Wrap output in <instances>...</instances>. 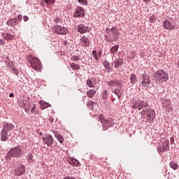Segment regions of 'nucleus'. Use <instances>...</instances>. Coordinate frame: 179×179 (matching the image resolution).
<instances>
[{"label":"nucleus","instance_id":"1","mask_svg":"<svg viewBox=\"0 0 179 179\" xmlns=\"http://www.w3.org/2000/svg\"><path fill=\"white\" fill-rule=\"evenodd\" d=\"M15 129V126L11 123H6L3 125V129L1 131V141L6 142L7 139H9L12 134V131Z\"/></svg>","mask_w":179,"mask_h":179},{"label":"nucleus","instance_id":"2","mask_svg":"<svg viewBox=\"0 0 179 179\" xmlns=\"http://www.w3.org/2000/svg\"><path fill=\"white\" fill-rule=\"evenodd\" d=\"M154 79L157 83L160 84L169 80V73L164 70L159 69L154 74Z\"/></svg>","mask_w":179,"mask_h":179},{"label":"nucleus","instance_id":"3","mask_svg":"<svg viewBox=\"0 0 179 179\" xmlns=\"http://www.w3.org/2000/svg\"><path fill=\"white\" fill-rule=\"evenodd\" d=\"M145 114L148 122H152L156 118V112L153 109L147 108L146 110H141V116L143 117Z\"/></svg>","mask_w":179,"mask_h":179},{"label":"nucleus","instance_id":"4","mask_svg":"<svg viewBox=\"0 0 179 179\" xmlns=\"http://www.w3.org/2000/svg\"><path fill=\"white\" fill-rule=\"evenodd\" d=\"M8 155H10L11 157H16V158L21 157L23 155L22 147L16 146L13 148H10L8 151Z\"/></svg>","mask_w":179,"mask_h":179},{"label":"nucleus","instance_id":"5","mask_svg":"<svg viewBox=\"0 0 179 179\" xmlns=\"http://www.w3.org/2000/svg\"><path fill=\"white\" fill-rule=\"evenodd\" d=\"M52 30L53 33H55L56 34H61L62 36L66 34V32L68 31L67 28L59 25L54 26L52 27Z\"/></svg>","mask_w":179,"mask_h":179},{"label":"nucleus","instance_id":"6","mask_svg":"<svg viewBox=\"0 0 179 179\" xmlns=\"http://www.w3.org/2000/svg\"><path fill=\"white\" fill-rule=\"evenodd\" d=\"M26 166H24V165H23L22 164H20L15 169L14 176H16L17 177H20V176H23L24 174Z\"/></svg>","mask_w":179,"mask_h":179},{"label":"nucleus","instance_id":"7","mask_svg":"<svg viewBox=\"0 0 179 179\" xmlns=\"http://www.w3.org/2000/svg\"><path fill=\"white\" fill-rule=\"evenodd\" d=\"M99 121L102 124L103 131H106V129H108L110 127H111V122L108 120L104 119V116L103 115H99Z\"/></svg>","mask_w":179,"mask_h":179},{"label":"nucleus","instance_id":"8","mask_svg":"<svg viewBox=\"0 0 179 179\" xmlns=\"http://www.w3.org/2000/svg\"><path fill=\"white\" fill-rule=\"evenodd\" d=\"M31 65L35 71H40L41 69V62H40V60L37 57L33 58L31 61Z\"/></svg>","mask_w":179,"mask_h":179},{"label":"nucleus","instance_id":"9","mask_svg":"<svg viewBox=\"0 0 179 179\" xmlns=\"http://www.w3.org/2000/svg\"><path fill=\"white\" fill-rule=\"evenodd\" d=\"M169 149H170V141L166 140L162 143V145L158 148L157 152L158 153H161V152H166V150H169Z\"/></svg>","mask_w":179,"mask_h":179},{"label":"nucleus","instance_id":"10","mask_svg":"<svg viewBox=\"0 0 179 179\" xmlns=\"http://www.w3.org/2000/svg\"><path fill=\"white\" fill-rule=\"evenodd\" d=\"M42 139L47 146H52V145H54V138H52L51 134H47L46 136L43 137Z\"/></svg>","mask_w":179,"mask_h":179},{"label":"nucleus","instance_id":"11","mask_svg":"<svg viewBox=\"0 0 179 179\" xmlns=\"http://www.w3.org/2000/svg\"><path fill=\"white\" fill-rule=\"evenodd\" d=\"M85 16V9L83 8L78 6L73 14L74 17H83Z\"/></svg>","mask_w":179,"mask_h":179},{"label":"nucleus","instance_id":"12","mask_svg":"<svg viewBox=\"0 0 179 179\" xmlns=\"http://www.w3.org/2000/svg\"><path fill=\"white\" fill-rule=\"evenodd\" d=\"M80 41L84 47H89V45H90V39L86 36H81Z\"/></svg>","mask_w":179,"mask_h":179},{"label":"nucleus","instance_id":"13","mask_svg":"<svg viewBox=\"0 0 179 179\" xmlns=\"http://www.w3.org/2000/svg\"><path fill=\"white\" fill-rule=\"evenodd\" d=\"M89 27L85 26L83 24H80L78 26V33H80V34H85V33H87V29Z\"/></svg>","mask_w":179,"mask_h":179},{"label":"nucleus","instance_id":"14","mask_svg":"<svg viewBox=\"0 0 179 179\" xmlns=\"http://www.w3.org/2000/svg\"><path fill=\"white\" fill-rule=\"evenodd\" d=\"M141 85L144 87H149V85H150V80H149V76H143V81L141 83Z\"/></svg>","mask_w":179,"mask_h":179},{"label":"nucleus","instance_id":"15","mask_svg":"<svg viewBox=\"0 0 179 179\" xmlns=\"http://www.w3.org/2000/svg\"><path fill=\"white\" fill-rule=\"evenodd\" d=\"M2 37L6 40L7 41H10L12 40H13L15 38V36L11 34H8L6 32H3L1 34Z\"/></svg>","mask_w":179,"mask_h":179},{"label":"nucleus","instance_id":"16","mask_svg":"<svg viewBox=\"0 0 179 179\" xmlns=\"http://www.w3.org/2000/svg\"><path fill=\"white\" fill-rule=\"evenodd\" d=\"M163 27L166 30H173L174 26L169 20H164L163 22Z\"/></svg>","mask_w":179,"mask_h":179},{"label":"nucleus","instance_id":"17","mask_svg":"<svg viewBox=\"0 0 179 179\" xmlns=\"http://www.w3.org/2000/svg\"><path fill=\"white\" fill-rule=\"evenodd\" d=\"M108 86H113L115 87L117 86H121V83L118 80H110L107 83Z\"/></svg>","mask_w":179,"mask_h":179},{"label":"nucleus","instance_id":"18","mask_svg":"<svg viewBox=\"0 0 179 179\" xmlns=\"http://www.w3.org/2000/svg\"><path fill=\"white\" fill-rule=\"evenodd\" d=\"M149 104L145 101H138V110H142L143 108H148Z\"/></svg>","mask_w":179,"mask_h":179},{"label":"nucleus","instance_id":"19","mask_svg":"<svg viewBox=\"0 0 179 179\" xmlns=\"http://www.w3.org/2000/svg\"><path fill=\"white\" fill-rule=\"evenodd\" d=\"M50 133L55 135V138H57V141H59L60 143H62L64 142V136L57 134L55 131L52 130H50Z\"/></svg>","mask_w":179,"mask_h":179},{"label":"nucleus","instance_id":"20","mask_svg":"<svg viewBox=\"0 0 179 179\" xmlns=\"http://www.w3.org/2000/svg\"><path fill=\"white\" fill-rule=\"evenodd\" d=\"M162 105L164 107H166V108H170V107H171V101L169 99H163Z\"/></svg>","mask_w":179,"mask_h":179},{"label":"nucleus","instance_id":"21","mask_svg":"<svg viewBox=\"0 0 179 179\" xmlns=\"http://www.w3.org/2000/svg\"><path fill=\"white\" fill-rule=\"evenodd\" d=\"M115 68H120L122 64H124V60L122 59H117L115 62Z\"/></svg>","mask_w":179,"mask_h":179},{"label":"nucleus","instance_id":"22","mask_svg":"<svg viewBox=\"0 0 179 179\" xmlns=\"http://www.w3.org/2000/svg\"><path fill=\"white\" fill-rule=\"evenodd\" d=\"M113 93L117 94L118 99H121V96H122V92H121V89L116 88L113 91Z\"/></svg>","mask_w":179,"mask_h":179},{"label":"nucleus","instance_id":"23","mask_svg":"<svg viewBox=\"0 0 179 179\" xmlns=\"http://www.w3.org/2000/svg\"><path fill=\"white\" fill-rule=\"evenodd\" d=\"M70 66L73 71H79V69H80V66L78 64L71 63Z\"/></svg>","mask_w":179,"mask_h":179},{"label":"nucleus","instance_id":"24","mask_svg":"<svg viewBox=\"0 0 179 179\" xmlns=\"http://www.w3.org/2000/svg\"><path fill=\"white\" fill-rule=\"evenodd\" d=\"M39 104H41L42 106V108L44 110V108H47L48 107H51V104L44 101H41L39 102Z\"/></svg>","mask_w":179,"mask_h":179},{"label":"nucleus","instance_id":"25","mask_svg":"<svg viewBox=\"0 0 179 179\" xmlns=\"http://www.w3.org/2000/svg\"><path fill=\"white\" fill-rule=\"evenodd\" d=\"M130 83H131V85L136 83V76H135V74H131Z\"/></svg>","mask_w":179,"mask_h":179},{"label":"nucleus","instance_id":"26","mask_svg":"<svg viewBox=\"0 0 179 179\" xmlns=\"http://www.w3.org/2000/svg\"><path fill=\"white\" fill-rule=\"evenodd\" d=\"M6 23L8 26H13V24H15L16 23V19L11 18L8 20Z\"/></svg>","mask_w":179,"mask_h":179},{"label":"nucleus","instance_id":"27","mask_svg":"<svg viewBox=\"0 0 179 179\" xmlns=\"http://www.w3.org/2000/svg\"><path fill=\"white\" fill-rule=\"evenodd\" d=\"M131 108H138L139 110V101H134L131 103Z\"/></svg>","mask_w":179,"mask_h":179},{"label":"nucleus","instance_id":"28","mask_svg":"<svg viewBox=\"0 0 179 179\" xmlns=\"http://www.w3.org/2000/svg\"><path fill=\"white\" fill-rule=\"evenodd\" d=\"M118 48H120V45H115L111 48L110 52H112V54H115V52H117V51H118Z\"/></svg>","mask_w":179,"mask_h":179},{"label":"nucleus","instance_id":"29","mask_svg":"<svg viewBox=\"0 0 179 179\" xmlns=\"http://www.w3.org/2000/svg\"><path fill=\"white\" fill-rule=\"evenodd\" d=\"M88 97H93L96 94V90H90L87 92Z\"/></svg>","mask_w":179,"mask_h":179},{"label":"nucleus","instance_id":"30","mask_svg":"<svg viewBox=\"0 0 179 179\" xmlns=\"http://www.w3.org/2000/svg\"><path fill=\"white\" fill-rule=\"evenodd\" d=\"M110 30L115 36H118V34H120V33H118V28L117 27H112Z\"/></svg>","mask_w":179,"mask_h":179},{"label":"nucleus","instance_id":"31","mask_svg":"<svg viewBox=\"0 0 179 179\" xmlns=\"http://www.w3.org/2000/svg\"><path fill=\"white\" fill-rule=\"evenodd\" d=\"M169 166L171 169H173V170H177V169H178V165L176 162H171Z\"/></svg>","mask_w":179,"mask_h":179},{"label":"nucleus","instance_id":"32","mask_svg":"<svg viewBox=\"0 0 179 179\" xmlns=\"http://www.w3.org/2000/svg\"><path fill=\"white\" fill-rule=\"evenodd\" d=\"M70 164H71V166H78L79 164V162H78L76 159H71V161H69Z\"/></svg>","mask_w":179,"mask_h":179},{"label":"nucleus","instance_id":"33","mask_svg":"<svg viewBox=\"0 0 179 179\" xmlns=\"http://www.w3.org/2000/svg\"><path fill=\"white\" fill-rule=\"evenodd\" d=\"M43 1L47 5H54L55 3V0H43Z\"/></svg>","mask_w":179,"mask_h":179},{"label":"nucleus","instance_id":"34","mask_svg":"<svg viewBox=\"0 0 179 179\" xmlns=\"http://www.w3.org/2000/svg\"><path fill=\"white\" fill-rule=\"evenodd\" d=\"M107 96H108L107 90H103L102 92V99L103 100H107Z\"/></svg>","mask_w":179,"mask_h":179},{"label":"nucleus","instance_id":"35","mask_svg":"<svg viewBox=\"0 0 179 179\" xmlns=\"http://www.w3.org/2000/svg\"><path fill=\"white\" fill-rule=\"evenodd\" d=\"M78 2L79 3H81V5H85V6H87V0H78Z\"/></svg>","mask_w":179,"mask_h":179},{"label":"nucleus","instance_id":"36","mask_svg":"<svg viewBox=\"0 0 179 179\" xmlns=\"http://www.w3.org/2000/svg\"><path fill=\"white\" fill-rule=\"evenodd\" d=\"M103 66L106 68V69H110V62H108V61L103 62Z\"/></svg>","mask_w":179,"mask_h":179},{"label":"nucleus","instance_id":"37","mask_svg":"<svg viewBox=\"0 0 179 179\" xmlns=\"http://www.w3.org/2000/svg\"><path fill=\"white\" fill-rule=\"evenodd\" d=\"M92 55L96 61H99V57H97V52H96V50L92 51Z\"/></svg>","mask_w":179,"mask_h":179},{"label":"nucleus","instance_id":"38","mask_svg":"<svg viewBox=\"0 0 179 179\" xmlns=\"http://www.w3.org/2000/svg\"><path fill=\"white\" fill-rule=\"evenodd\" d=\"M87 85L89 87H93V83H92V80L88 79L87 80Z\"/></svg>","mask_w":179,"mask_h":179},{"label":"nucleus","instance_id":"39","mask_svg":"<svg viewBox=\"0 0 179 179\" xmlns=\"http://www.w3.org/2000/svg\"><path fill=\"white\" fill-rule=\"evenodd\" d=\"M87 106L88 107H93V106H94V102L92 101H88V102L87 103Z\"/></svg>","mask_w":179,"mask_h":179},{"label":"nucleus","instance_id":"40","mask_svg":"<svg viewBox=\"0 0 179 179\" xmlns=\"http://www.w3.org/2000/svg\"><path fill=\"white\" fill-rule=\"evenodd\" d=\"M13 64V62H12V61H10V60L6 62V66H12Z\"/></svg>","mask_w":179,"mask_h":179},{"label":"nucleus","instance_id":"41","mask_svg":"<svg viewBox=\"0 0 179 179\" xmlns=\"http://www.w3.org/2000/svg\"><path fill=\"white\" fill-rule=\"evenodd\" d=\"M31 114H36V105H33L31 110Z\"/></svg>","mask_w":179,"mask_h":179},{"label":"nucleus","instance_id":"42","mask_svg":"<svg viewBox=\"0 0 179 179\" xmlns=\"http://www.w3.org/2000/svg\"><path fill=\"white\" fill-rule=\"evenodd\" d=\"M71 59H72V61L76 62V61H79L80 58L78 56H73L71 57Z\"/></svg>","mask_w":179,"mask_h":179},{"label":"nucleus","instance_id":"43","mask_svg":"<svg viewBox=\"0 0 179 179\" xmlns=\"http://www.w3.org/2000/svg\"><path fill=\"white\" fill-rule=\"evenodd\" d=\"M6 44V42L2 38H0V45H5Z\"/></svg>","mask_w":179,"mask_h":179},{"label":"nucleus","instance_id":"44","mask_svg":"<svg viewBox=\"0 0 179 179\" xmlns=\"http://www.w3.org/2000/svg\"><path fill=\"white\" fill-rule=\"evenodd\" d=\"M156 20V17L155 16L150 17V21H151L152 23H153Z\"/></svg>","mask_w":179,"mask_h":179},{"label":"nucleus","instance_id":"45","mask_svg":"<svg viewBox=\"0 0 179 179\" xmlns=\"http://www.w3.org/2000/svg\"><path fill=\"white\" fill-rule=\"evenodd\" d=\"M27 159L28 160H31L33 159V155L31 153L28 154Z\"/></svg>","mask_w":179,"mask_h":179},{"label":"nucleus","instance_id":"46","mask_svg":"<svg viewBox=\"0 0 179 179\" xmlns=\"http://www.w3.org/2000/svg\"><path fill=\"white\" fill-rule=\"evenodd\" d=\"M23 20L24 22H27V20H29V17H27V15H24L23 17Z\"/></svg>","mask_w":179,"mask_h":179},{"label":"nucleus","instance_id":"47","mask_svg":"<svg viewBox=\"0 0 179 179\" xmlns=\"http://www.w3.org/2000/svg\"><path fill=\"white\" fill-rule=\"evenodd\" d=\"M22 107H26V103H22Z\"/></svg>","mask_w":179,"mask_h":179},{"label":"nucleus","instance_id":"48","mask_svg":"<svg viewBox=\"0 0 179 179\" xmlns=\"http://www.w3.org/2000/svg\"><path fill=\"white\" fill-rule=\"evenodd\" d=\"M9 97H13V93L10 94Z\"/></svg>","mask_w":179,"mask_h":179},{"label":"nucleus","instance_id":"49","mask_svg":"<svg viewBox=\"0 0 179 179\" xmlns=\"http://www.w3.org/2000/svg\"><path fill=\"white\" fill-rule=\"evenodd\" d=\"M144 2L145 3L150 2V0H144Z\"/></svg>","mask_w":179,"mask_h":179},{"label":"nucleus","instance_id":"50","mask_svg":"<svg viewBox=\"0 0 179 179\" xmlns=\"http://www.w3.org/2000/svg\"><path fill=\"white\" fill-rule=\"evenodd\" d=\"M55 22H58V19H56V20H55Z\"/></svg>","mask_w":179,"mask_h":179},{"label":"nucleus","instance_id":"51","mask_svg":"<svg viewBox=\"0 0 179 179\" xmlns=\"http://www.w3.org/2000/svg\"><path fill=\"white\" fill-rule=\"evenodd\" d=\"M99 55H101V52H99Z\"/></svg>","mask_w":179,"mask_h":179},{"label":"nucleus","instance_id":"52","mask_svg":"<svg viewBox=\"0 0 179 179\" xmlns=\"http://www.w3.org/2000/svg\"><path fill=\"white\" fill-rule=\"evenodd\" d=\"M16 75H19V73H16Z\"/></svg>","mask_w":179,"mask_h":179}]
</instances>
